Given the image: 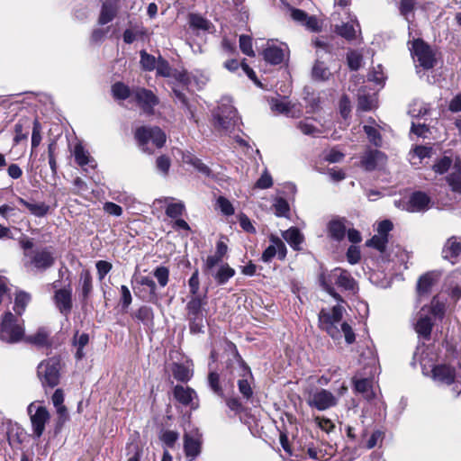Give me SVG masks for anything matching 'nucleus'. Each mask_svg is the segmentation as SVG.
I'll return each instance as SVG.
<instances>
[{
  "instance_id": "nucleus-1",
  "label": "nucleus",
  "mask_w": 461,
  "mask_h": 461,
  "mask_svg": "<svg viewBox=\"0 0 461 461\" xmlns=\"http://www.w3.org/2000/svg\"><path fill=\"white\" fill-rule=\"evenodd\" d=\"M344 308L336 305L330 310L322 309L319 313L320 327L333 339H341L342 335L348 344L355 341V333L347 322H341Z\"/></svg>"
},
{
  "instance_id": "nucleus-2",
  "label": "nucleus",
  "mask_w": 461,
  "mask_h": 461,
  "mask_svg": "<svg viewBox=\"0 0 461 461\" xmlns=\"http://www.w3.org/2000/svg\"><path fill=\"white\" fill-rule=\"evenodd\" d=\"M24 335V321L11 312H5L0 318V340L16 344L23 341Z\"/></svg>"
},
{
  "instance_id": "nucleus-3",
  "label": "nucleus",
  "mask_w": 461,
  "mask_h": 461,
  "mask_svg": "<svg viewBox=\"0 0 461 461\" xmlns=\"http://www.w3.org/2000/svg\"><path fill=\"white\" fill-rule=\"evenodd\" d=\"M312 44L316 48L317 59L312 68V77L314 80L326 81L330 77L331 73L325 62L321 59L324 58L325 54H331L335 47L331 41L323 37L316 38Z\"/></svg>"
},
{
  "instance_id": "nucleus-4",
  "label": "nucleus",
  "mask_w": 461,
  "mask_h": 461,
  "mask_svg": "<svg viewBox=\"0 0 461 461\" xmlns=\"http://www.w3.org/2000/svg\"><path fill=\"white\" fill-rule=\"evenodd\" d=\"M134 137L140 149L148 153L153 152V149L149 147L150 143L155 148H161L166 142V134L156 126H140L136 129Z\"/></svg>"
},
{
  "instance_id": "nucleus-5",
  "label": "nucleus",
  "mask_w": 461,
  "mask_h": 461,
  "mask_svg": "<svg viewBox=\"0 0 461 461\" xmlns=\"http://www.w3.org/2000/svg\"><path fill=\"white\" fill-rule=\"evenodd\" d=\"M215 126L221 130H230L236 126L239 118L237 110L231 104L230 97H222L218 108L213 113Z\"/></svg>"
},
{
  "instance_id": "nucleus-6",
  "label": "nucleus",
  "mask_w": 461,
  "mask_h": 461,
  "mask_svg": "<svg viewBox=\"0 0 461 461\" xmlns=\"http://www.w3.org/2000/svg\"><path fill=\"white\" fill-rule=\"evenodd\" d=\"M60 361L53 357L41 361L37 368L38 377L42 385L54 387L59 382Z\"/></svg>"
},
{
  "instance_id": "nucleus-7",
  "label": "nucleus",
  "mask_w": 461,
  "mask_h": 461,
  "mask_svg": "<svg viewBox=\"0 0 461 461\" xmlns=\"http://www.w3.org/2000/svg\"><path fill=\"white\" fill-rule=\"evenodd\" d=\"M206 303L199 295L193 296L186 304L187 319L190 321V330L193 333L203 331V306Z\"/></svg>"
},
{
  "instance_id": "nucleus-8",
  "label": "nucleus",
  "mask_w": 461,
  "mask_h": 461,
  "mask_svg": "<svg viewBox=\"0 0 461 461\" xmlns=\"http://www.w3.org/2000/svg\"><path fill=\"white\" fill-rule=\"evenodd\" d=\"M230 372L231 375L238 376V386L240 393L244 398L249 399L253 391L249 382V378L252 377L250 368L242 361L237 360L236 364L230 366Z\"/></svg>"
},
{
  "instance_id": "nucleus-9",
  "label": "nucleus",
  "mask_w": 461,
  "mask_h": 461,
  "mask_svg": "<svg viewBox=\"0 0 461 461\" xmlns=\"http://www.w3.org/2000/svg\"><path fill=\"white\" fill-rule=\"evenodd\" d=\"M411 52L415 62L424 69L432 68L436 63L435 53L422 40L417 39L412 42Z\"/></svg>"
},
{
  "instance_id": "nucleus-10",
  "label": "nucleus",
  "mask_w": 461,
  "mask_h": 461,
  "mask_svg": "<svg viewBox=\"0 0 461 461\" xmlns=\"http://www.w3.org/2000/svg\"><path fill=\"white\" fill-rule=\"evenodd\" d=\"M29 258V264L39 271H45L55 263V256L51 248H41L24 253Z\"/></svg>"
},
{
  "instance_id": "nucleus-11",
  "label": "nucleus",
  "mask_w": 461,
  "mask_h": 461,
  "mask_svg": "<svg viewBox=\"0 0 461 461\" xmlns=\"http://www.w3.org/2000/svg\"><path fill=\"white\" fill-rule=\"evenodd\" d=\"M34 436L39 438L44 432L45 424L50 420V413L44 406H36L31 403L28 407Z\"/></svg>"
},
{
  "instance_id": "nucleus-12",
  "label": "nucleus",
  "mask_w": 461,
  "mask_h": 461,
  "mask_svg": "<svg viewBox=\"0 0 461 461\" xmlns=\"http://www.w3.org/2000/svg\"><path fill=\"white\" fill-rule=\"evenodd\" d=\"M337 402V398L331 392L322 388L311 393L307 399L308 405L318 411L328 410L335 406Z\"/></svg>"
},
{
  "instance_id": "nucleus-13",
  "label": "nucleus",
  "mask_w": 461,
  "mask_h": 461,
  "mask_svg": "<svg viewBox=\"0 0 461 461\" xmlns=\"http://www.w3.org/2000/svg\"><path fill=\"white\" fill-rule=\"evenodd\" d=\"M387 161L386 155L378 150L368 149L361 157L360 165L366 171H373L383 167Z\"/></svg>"
},
{
  "instance_id": "nucleus-14",
  "label": "nucleus",
  "mask_w": 461,
  "mask_h": 461,
  "mask_svg": "<svg viewBox=\"0 0 461 461\" xmlns=\"http://www.w3.org/2000/svg\"><path fill=\"white\" fill-rule=\"evenodd\" d=\"M202 435L198 429L184 434V450L187 457L194 459L201 453Z\"/></svg>"
},
{
  "instance_id": "nucleus-15",
  "label": "nucleus",
  "mask_w": 461,
  "mask_h": 461,
  "mask_svg": "<svg viewBox=\"0 0 461 461\" xmlns=\"http://www.w3.org/2000/svg\"><path fill=\"white\" fill-rule=\"evenodd\" d=\"M132 95L143 112L149 114L152 113L154 106L158 103L152 91L145 88L137 87L132 89Z\"/></svg>"
},
{
  "instance_id": "nucleus-16",
  "label": "nucleus",
  "mask_w": 461,
  "mask_h": 461,
  "mask_svg": "<svg viewBox=\"0 0 461 461\" xmlns=\"http://www.w3.org/2000/svg\"><path fill=\"white\" fill-rule=\"evenodd\" d=\"M433 324V318L430 316L429 311H426L423 307L417 315V321L415 323L416 332L422 338L428 339L430 337Z\"/></svg>"
},
{
  "instance_id": "nucleus-17",
  "label": "nucleus",
  "mask_w": 461,
  "mask_h": 461,
  "mask_svg": "<svg viewBox=\"0 0 461 461\" xmlns=\"http://www.w3.org/2000/svg\"><path fill=\"white\" fill-rule=\"evenodd\" d=\"M339 267H336L327 274H322L320 282L323 289L338 301H342L340 295L336 293L334 285L339 287Z\"/></svg>"
},
{
  "instance_id": "nucleus-18",
  "label": "nucleus",
  "mask_w": 461,
  "mask_h": 461,
  "mask_svg": "<svg viewBox=\"0 0 461 461\" xmlns=\"http://www.w3.org/2000/svg\"><path fill=\"white\" fill-rule=\"evenodd\" d=\"M54 302L60 313L68 315L72 309V289H59L55 292Z\"/></svg>"
},
{
  "instance_id": "nucleus-19",
  "label": "nucleus",
  "mask_w": 461,
  "mask_h": 461,
  "mask_svg": "<svg viewBox=\"0 0 461 461\" xmlns=\"http://www.w3.org/2000/svg\"><path fill=\"white\" fill-rule=\"evenodd\" d=\"M431 373L434 381L447 385L454 383L456 378L455 369L447 365L434 366Z\"/></svg>"
},
{
  "instance_id": "nucleus-20",
  "label": "nucleus",
  "mask_w": 461,
  "mask_h": 461,
  "mask_svg": "<svg viewBox=\"0 0 461 461\" xmlns=\"http://www.w3.org/2000/svg\"><path fill=\"white\" fill-rule=\"evenodd\" d=\"M207 382L210 389L218 396H224V388L230 386L233 387V383L230 378L221 379L220 375L216 372H210L207 377Z\"/></svg>"
},
{
  "instance_id": "nucleus-21",
  "label": "nucleus",
  "mask_w": 461,
  "mask_h": 461,
  "mask_svg": "<svg viewBox=\"0 0 461 461\" xmlns=\"http://www.w3.org/2000/svg\"><path fill=\"white\" fill-rule=\"evenodd\" d=\"M430 198L423 192L413 193L407 203V211L411 212L426 211L429 209Z\"/></svg>"
},
{
  "instance_id": "nucleus-22",
  "label": "nucleus",
  "mask_w": 461,
  "mask_h": 461,
  "mask_svg": "<svg viewBox=\"0 0 461 461\" xmlns=\"http://www.w3.org/2000/svg\"><path fill=\"white\" fill-rule=\"evenodd\" d=\"M354 387L357 393H361L363 397L371 401L375 397V393L373 388V381L369 378H354Z\"/></svg>"
},
{
  "instance_id": "nucleus-23",
  "label": "nucleus",
  "mask_w": 461,
  "mask_h": 461,
  "mask_svg": "<svg viewBox=\"0 0 461 461\" xmlns=\"http://www.w3.org/2000/svg\"><path fill=\"white\" fill-rule=\"evenodd\" d=\"M118 12V5L115 0L106 1L103 4L101 13L98 18V23L104 25L116 16Z\"/></svg>"
},
{
  "instance_id": "nucleus-24",
  "label": "nucleus",
  "mask_w": 461,
  "mask_h": 461,
  "mask_svg": "<svg viewBox=\"0 0 461 461\" xmlns=\"http://www.w3.org/2000/svg\"><path fill=\"white\" fill-rule=\"evenodd\" d=\"M264 59L267 62L278 65L281 64L285 57V49L274 45H268L263 51Z\"/></svg>"
},
{
  "instance_id": "nucleus-25",
  "label": "nucleus",
  "mask_w": 461,
  "mask_h": 461,
  "mask_svg": "<svg viewBox=\"0 0 461 461\" xmlns=\"http://www.w3.org/2000/svg\"><path fill=\"white\" fill-rule=\"evenodd\" d=\"M74 157L77 164L80 167L89 166L94 168L96 164L95 159L90 156L89 152L83 147L81 143H77L74 147Z\"/></svg>"
},
{
  "instance_id": "nucleus-26",
  "label": "nucleus",
  "mask_w": 461,
  "mask_h": 461,
  "mask_svg": "<svg viewBox=\"0 0 461 461\" xmlns=\"http://www.w3.org/2000/svg\"><path fill=\"white\" fill-rule=\"evenodd\" d=\"M461 253V241L458 240L456 237H451L449 238L442 249V257L445 259L450 260L452 263L453 258H456L458 257V255Z\"/></svg>"
},
{
  "instance_id": "nucleus-27",
  "label": "nucleus",
  "mask_w": 461,
  "mask_h": 461,
  "mask_svg": "<svg viewBox=\"0 0 461 461\" xmlns=\"http://www.w3.org/2000/svg\"><path fill=\"white\" fill-rule=\"evenodd\" d=\"M439 274L437 272H429L421 276L418 281V293L427 294L429 293L431 287L438 282Z\"/></svg>"
},
{
  "instance_id": "nucleus-28",
  "label": "nucleus",
  "mask_w": 461,
  "mask_h": 461,
  "mask_svg": "<svg viewBox=\"0 0 461 461\" xmlns=\"http://www.w3.org/2000/svg\"><path fill=\"white\" fill-rule=\"evenodd\" d=\"M174 397L184 405L193 404L194 399L197 397L196 393L190 387L176 385L174 388Z\"/></svg>"
},
{
  "instance_id": "nucleus-29",
  "label": "nucleus",
  "mask_w": 461,
  "mask_h": 461,
  "mask_svg": "<svg viewBox=\"0 0 461 461\" xmlns=\"http://www.w3.org/2000/svg\"><path fill=\"white\" fill-rule=\"evenodd\" d=\"M208 275L212 276L218 285H222L234 276L235 270L228 264H223L218 269L212 270Z\"/></svg>"
},
{
  "instance_id": "nucleus-30",
  "label": "nucleus",
  "mask_w": 461,
  "mask_h": 461,
  "mask_svg": "<svg viewBox=\"0 0 461 461\" xmlns=\"http://www.w3.org/2000/svg\"><path fill=\"white\" fill-rule=\"evenodd\" d=\"M336 32L348 41H352L357 37V33L360 32L359 23L355 22L345 23L336 26Z\"/></svg>"
},
{
  "instance_id": "nucleus-31",
  "label": "nucleus",
  "mask_w": 461,
  "mask_h": 461,
  "mask_svg": "<svg viewBox=\"0 0 461 461\" xmlns=\"http://www.w3.org/2000/svg\"><path fill=\"white\" fill-rule=\"evenodd\" d=\"M453 172L447 177V181L453 192L461 194V160L455 158Z\"/></svg>"
},
{
  "instance_id": "nucleus-32",
  "label": "nucleus",
  "mask_w": 461,
  "mask_h": 461,
  "mask_svg": "<svg viewBox=\"0 0 461 461\" xmlns=\"http://www.w3.org/2000/svg\"><path fill=\"white\" fill-rule=\"evenodd\" d=\"M50 332L45 328H40L34 334L24 335L23 342L43 347L49 344Z\"/></svg>"
},
{
  "instance_id": "nucleus-33",
  "label": "nucleus",
  "mask_w": 461,
  "mask_h": 461,
  "mask_svg": "<svg viewBox=\"0 0 461 461\" xmlns=\"http://www.w3.org/2000/svg\"><path fill=\"white\" fill-rule=\"evenodd\" d=\"M285 241L295 250L300 249L303 236L297 228H290L282 234Z\"/></svg>"
},
{
  "instance_id": "nucleus-34",
  "label": "nucleus",
  "mask_w": 461,
  "mask_h": 461,
  "mask_svg": "<svg viewBox=\"0 0 461 461\" xmlns=\"http://www.w3.org/2000/svg\"><path fill=\"white\" fill-rule=\"evenodd\" d=\"M189 25L193 30L210 32L213 27L212 23L197 14H189Z\"/></svg>"
},
{
  "instance_id": "nucleus-35",
  "label": "nucleus",
  "mask_w": 461,
  "mask_h": 461,
  "mask_svg": "<svg viewBox=\"0 0 461 461\" xmlns=\"http://www.w3.org/2000/svg\"><path fill=\"white\" fill-rule=\"evenodd\" d=\"M18 202L24 205L32 214L37 217H43L47 214L50 207L44 203H30L22 197L18 198Z\"/></svg>"
},
{
  "instance_id": "nucleus-36",
  "label": "nucleus",
  "mask_w": 461,
  "mask_h": 461,
  "mask_svg": "<svg viewBox=\"0 0 461 461\" xmlns=\"http://www.w3.org/2000/svg\"><path fill=\"white\" fill-rule=\"evenodd\" d=\"M328 230L331 238L341 240L345 236L346 226L342 220L333 219L329 222Z\"/></svg>"
},
{
  "instance_id": "nucleus-37",
  "label": "nucleus",
  "mask_w": 461,
  "mask_h": 461,
  "mask_svg": "<svg viewBox=\"0 0 461 461\" xmlns=\"http://www.w3.org/2000/svg\"><path fill=\"white\" fill-rule=\"evenodd\" d=\"M179 80L185 85L194 84L198 88H202L203 86L206 85L209 78L206 75L196 72L195 74H192L191 76H188L186 74H180Z\"/></svg>"
},
{
  "instance_id": "nucleus-38",
  "label": "nucleus",
  "mask_w": 461,
  "mask_h": 461,
  "mask_svg": "<svg viewBox=\"0 0 461 461\" xmlns=\"http://www.w3.org/2000/svg\"><path fill=\"white\" fill-rule=\"evenodd\" d=\"M272 111L285 114L289 117H295L296 114L292 111V105L289 102L282 101L277 98H272L269 102Z\"/></svg>"
},
{
  "instance_id": "nucleus-39",
  "label": "nucleus",
  "mask_w": 461,
  "mask_h": 461,
  "mask_svg": "<svg viewBox=\"0 0 461 461\" xmlns=\"http://www.w3.org/2000/svg\"><path fill=\"white\" fill-rule=\"evenodd\" d=\"M312 121L313 120L312 118H306L304 120L299 121L296 124V127L304 135L317 137L321 134V131L313 124Z\"/></svg>"
},
{
  "instance_id": "nucleus-40",
  "label": "nucleus",
  "mask_w": 461,
  "mask_h": 461,
  "mask_svg": "<svg viewBox=\"0 0 461 461\" xmlns=\"http://www.w3.org/2000/svg\"><path fill=\"white\" fill-rule=\"evenodd\" d=\"M339 287L356 293L357 290V282L350 273L339 267Z\"/></svg>"
},
{
  "instance_id": "nucleus-41",
  "label": "nucleus",
  "mask_w": 461,
  "mask_h": 461,
  "mask_svg": "<svg viewBox=\"0 0 461 461\" xmlns=\"http://www.w3.org/2000/svg\"><path fill=\"white\" fill-rule=\"evenodd\" d=\"M79 283L81 285L82 296L86 300L88 298L93 289L92 276L88 270H83L80 273Z\"/></svg>"
},
{
  "instance_id": "nucleus-42",
  "label": "nucleus",
  "mask_w": 461,
  "mask_h": 461,
  "mask_svg": "<svg viewBox=\"0 0 461 461\" xmlns=\"http://www.w3.org/2000/svg\"><path fill=\"white\" fill-rule=\"evenodd\" d=\"M29 121L27 119L20 120L14 125L15 136L14 138V144H18L28 137Z\"/></svg>"
},
{
  "instance_id": "nucleus-43",
  "label": "nucleus",
  "mask_w": 461,
  "mask_h": 461,
  "mask_svg": "<svg viewBox=\"0 0 461 461\" xmlns=\"http://www.w3.org/2000/svg\"><path fill=\"white\" fill-rule=\"evenodd\" d=\"M112 94L115 99L125 100L132 95V90L123 83L117 82L112 86Z\"/></svg>"
},
{
  "instance_id": "nucleus-44",
  "label": "nucleus",
  "mask_w": 461,
  "mask_h": 461,
  "mask_svg": "<svg viewBox=\"0 0 461 461\" xmlns=\"http://www.w3.org/2000/svg\"><path fill=\"white\" fill-rule=\"evenodd\" d=\"M455 160L449 156H443L432 167L433 170L439 175L446 173L451 167H453Z\"/></svg>"
},
{
  "instance_id": "nucleus-45",
  "label": "nucleus",
  "mask_w": 461,
  "mask_h": 461,
  "mask_svg": "<svg viewBox=\"0 0 461 461\" xmlns=\"http://www.w3.org/2000/svg\"><path fill=\"white\" fill-rule=\"evenodd\" d=\"M18 216L19 210L15 206L7 203L0 205V217H2L6 221L14 222V219L17 218Z\"/></svg>"
},
{
  "instance_id": "nucleus-46",
  "label": "nucleus",
  "mask_w": 461,
  "mask_h": 461,
  "mask_svg": "<svg viewBox=\"0 0 461 461\" xmlns=\"http://www.w3.org/2000/svg\"><path fill=\"white\" fill-rule=\"evenodd\" d=\"M31 300L30 294L20 292L16 294L14 310L17 315H22Z\"/></svg>"
},
{
  "instance_id": "nucleus-47",
  "label": "nucleus",
  "mask_w": 461,
  "mask_h": 461,
  "mask_svg": "<svg viewBox=\"0 0 461 461\" xmlns=\"http://www.w3.org/2000/svg\"><path fill=\"white\" fill-rule=\"evenodd\" d=\"M363 129L369 141L373 145H375V147L382 146V136L376 127L372 125H365Z\"/></svg>"
},
{
  "instance_id": "nucleus-48",
  "label": "nucleus",
  "mask_w": 461,
  "mask_h": 461,
  "mask_svg": "<svg viewBox=\"0 0 461 461\" xmlns=\"http://www.w3.org/2000/svg\"><path fill=\"white\" fill-rule=\"evenodd\" d=\"M387 242L388 238L376 234L372 239L368 240L366 245L375 248L380 252H384L386 249Z\"/></svg>"
},
{
  "instance_id": "nucleus-49",
  "label": "nucleus",
  "mask_w": 461,
  "mask_h": 461,
  "mask_svg": "<svg viewBox=\"0 0 461 461\" xmlns=\"http://www.w3.org/2000/svg\"><path fill=\"white\" fill-rule=\"evenodd\" d=\"M138 283L141 285H145V286H148L149 289V301L150 302H154L155 300H157L158 296H157V285L155 283V281L150 278L149 276H141L139 280H138Z\"/></svg>"
},
{
  "instance_id": "nucleus-50",
  "label": "nucleus",
  "mask_w": 461,
  "mask_h": 461,
  "mask_svg": "<svg viewBox=\"0 0 461 461\" xmlns=\"http://www.w3.org/2000/svg\"><path fill=\"white\" fill-rule=\"evenodd\" d=\"M140 64L143 69L151 71L155 69L158 60L152 55L148 54L145 50L140 51Z\"/></svg>"
},
{
  "instance_id": "nucleus-51",
  "label": "nucleus",
  "mask_w": 461,
  "mask_h": 461,
  "mask_svg": "<svg viewBox=\"0 0 461 461\" xmlns=\"http://www.w3.org/2000/svg\"><path fill=\"white\" fill-rule=\"evenodd\" d=\"M362 59V55L356 50H351L347 55L348 65L351 70H357L361 67Z\"/></svg>"
},
{
  "instance_id": "nucleus-52",
  "label": "nucleus",
  "mask_w": 461,
  "mask_h": 461,
  "mask_svg": "<svg viewBox=\"0 0 461 461\" xmlns=\"http://www.w3.org/2000/svg\"><path fill=\"white\" fill-rule=\"evenodd\" d=\"M178 438V432L174 430H163L159 436L160 440L168 447H173Z\"/></svg>"
},
{
  "instance_id": "nucleus-53",
  "label": "nucleus",
  "mask_w": 461,
  "mask_h": 461,
  "mask_svg": "<svg viewBox=\"0 0 461 461\" xmlns=\"http://www.w3.org/2000/svg\"><path fill=\"white\" fill-rule=\"evenodd\" d=\"M153 274L161 287H165L167 285L169 279V270L167 267H158Z\"/></svg>"
},
{
  "instance_id": "nucleus-54",
  "label": "nucleus",
  "mask_w": 461,
  "mask_h": 461,
  "mask_svg": "<svg viewBox=\"0 0 461 461\" xmlns=\"http://www.w3.org/2000/svg\"><path fill=\"white\" fill-rule=\"evenodd\" d=\"M429 311L430 316L442 318L445 312V304L439 302L436 297H434L431 301V306L429 309H426Z\"/></svg>"
},
{
  "instance_id": "nucleus-55",
  "label": "nucleus",
  "mask_w": 461,
  "mask_h": 461,
  "mask_svg": "<svg viewBox=\"0 0 461 461\" xmlns=\"http://www.w3.org/2000/svg\"><path fill=\"white\" fill-rule=\"evenodd\" d=\"M174 377L181 382L188 381L191 377L190 370L183 365H176L173 368Z\"/></svg>"
},
{
  "instance_id": "nucleus-56",
  "label": "nucleus",
  "mask_w": 461,
  "mask_h": 461,
  "mask_svg": "<svg viewBox=\"0 0 461 461\" xmlns=\"http://www.w3.org/2000/svg\"><path fill=\"white\" fill-rule=\"evenodd\" d=\"M240 48L241 51L250 57L255 56V52L252 49V41L249 36L240 35Z\"/></svg>"
},
{
  "instance_id": "nucleus-57",
  "label": "nucleus",
  "mask_w": 461,
  "mask_h": 461,
  "mask_svg": "<svg viewBox=\"0 0 461 461\" xmlns=\"http://www.w3.org/2000/svg\"><path fill=\"white\" fill-rule=\"evenodd\" d=\"M185 211L183 203H169L166 209V214L170 218H177L181 216Z\"/></svg>"
},
{
  "instance_id": "nucleus-58",
  "label": "nucleus",
  "mask_w": 461,
  "mask_h": 461,
  "mask_svg": "<svg viewBox=\"0 0 461 461\" xmlns=\"http://www.w3.org/2000/svg\"><path fill=\"white\" fill-rule=\"evenodd\" d=\"M221 260L222 258L219 257L217 254L208 256L203 265L204 274L208 275L212 270H214L215 267L218 266L221 262Z\"/></svg>"
},
{
  "instance_id": "nucleus-59",
  "label": "nucleus",
  "mask_w": 461,
  "mask_h": 461,
  "mask_svg": "<svg viewBox=\"0 0 461 461\" xmlns=\"http://www.w3.org/2000/svg\"><path fill=\"white\" fill-rule=\"evenodd\" d=\"M217 206L220 208L221 212L226 216H230L234 213V208L231 203L223 196H220L217 199Z\"/></svg>"
},
{
  "instance_id": "nucleus-60",
  "label": "nucleus",
  "mask_w": 461,
  "mask_h": 461,
  "mask_svg": "<svg viewBox=\"0 0 461 461\" xmlns=\"http://www.w3.org/2000/svg\"><path fill=\"white\" fill-rule=\"evenodd\" d=\"M41 141V125L38 120H34L32 133V148H37Z\"/></svg>"
},
{
  "instance_id": "nucleus-61",
  "label": "nucleus",
  "mask_w": 461,
  "mask_h": 461,
  "mask_svg": "<svg viewBox=\"0 0 461 461\" xmlns=\"http://www.w3.org/2000/svg\"><path fill=\"white\" fill-rule=\"evenodd\" d=\"M276 214L279 217L286 216L289 212V204L283 198H277L274 203Z\"/></svg>"
},
{
  "instance_id": "nucleus-62",
  "label": "nucleus",
  "mask_w": 461,
  "mask_h": 461,
  "mask_svg": "<svg viewBox=\"0 0 461 461\" xmlns=\"http://www.w3.org/2000/svg\"><path fill=\"white\" fill-rule=\"evenodd\" d=\"M135 317L142 322H149L153 319V311L149 306H141L135 313Z\"/></svg>"
},
{
  "instance_id": "nucleus-63",
  "label": "nucleus",
  "mask_w": 461,
  "mask_h": 461,
  "mask_svg": "<svg viewBox=\"0 0 461 461\" xmlns=\"http://www.w3.org/2000/svg\"><path fill=\"white\" fill-rule=\"evenodd\" d=\"M271 243L276 247V254L280 259H284L286 256V247L285 243L276 236L272 235L270 237Z\"/></svg>"
},
{
  "instance_id": "nucleus-64",
  "label": "nucleus",
  "mask_w": 461,
  "mask_h": 461,
  "mask_svg": "<svg viewBox=\"0 0 461 461\" xmlns=\"http://www.w3.org/2000/svg\"><path fill=\"white\" fill-rule=\"evenodd\" d=\"M157 73L162 77H169L171 72V68L168 62L163 59H159L156 64Z\"/></svg>"
}]
</instances>
